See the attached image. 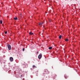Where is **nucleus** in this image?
I'll use <instances>...</instances> for the list:
<instances>
[{"label": "nucleus", "mask_w": 80, "mask_h": 80, "mask_svg": "<svg viewBox=\"0 0 80 80\" xmlns=\"http://www.w3.org/2000/svg\"><path fill=\"white\" fill-rule=\"evenodd\" d=\"M59 38H60V39H61V38H62V35H60L59 37Z\"/></svg>", "instance_id": "nucleus-7"}, {"label": "nucleus", "mask_w": 80, "mask_h": 80, "mask_svg": "<svg viewBox=\"0 0 80 80\" xmlns=\"http://www.w3.org/2000/svg\"><path fill=\"white\" fill-rule=\"evenodd\" d=\"M56 75V76H57V75Z\"/></svg>", "instance_id": "nucleus-18"}, {"label": "nucleus", "mask_w": 80, "mask_h": 80, "mask_svg": "<svg viewBox=\"0 0 80 80\" xmlns=\"http://www.w3.org/2000/svg\"><path fill=\"white\" fill-rule=\"evenodd\" d=\"M33 68H35V65H33V67H32Z\"/></svg>", "instance_id": "nucleus-12"}, {"label": "nucleus", "mask_w": 80, "mask_h": 80, "mask_svg": "<svg viewBox=\"0 0 80 80\" xmlns=\"http://www.w3.org/2000/svg\"><path fill=\"white\" fill-rule=\"evenodd\" d=\"M8 47L9 50H11V48H12V47H11V46L10 45V44L8 45Z\"/></svg>", "instance_id": "nucleus-1"}, {"label": "nucleus", "mask_w": 80, "mask_h": 80, "mask_svg": "<svg viewBox=\"0 0 80 80\" xmlns=\"http://www.w3.org/2000/svg\"><path fill=\"white\" fill-rule=\"evenodd\" d=\"M42 54L40 53V55L38 56V58L39 59H41V58H42Z\"/></svg>", "instance_id": "nucleus-3"}, {"label": "nucleus", "mask_w": 80, "mask_h": 80, "mask_svg": "<svg viewBox=\"0 0 80 80\" xmlns=\"http://www.w3.org/2000/svg\"><path fill=\"white\" fill-rule=\"evenodd\" d=\"M37 53H38V52H37Z\"/></svg>", "instance_id": "nucleus-16"}, {"label": "nucleus", "mask_w": 80, "mask_h": 80, "mask_svg": "<svg viewBox=\"0 0 80 80\" xmlns=\"http://www.w3.org/2000/svg\"><path fill=\"white\" fill-rule=\"evenodd\" d=\"M22 50H23V51H25V48H23Z\"/></svg>", "instance_id": "nucleus-14"}, {"label": "nucleus", "mask_w": 80, "mask_h": 80, "mask_svg": "<svg viewBox=\"0 0 80 80\" xmlns=\"http://www.w3.org/2000/svg\"><path fill=\"white\" fill-rule=\"evenodd\" d=\"M68 77L67 76H65V78H66V79H67V78Z\"/></svg>", "instance_id": "nucleus-11"}, {"label": "nucleus", "mask_w": 80, "mask_h": 80, "mask_svg": "<svg viewBox=\"0 0 80 80\" xmlns=\"http://www.w3.org/2000/svg\"><path fill=\"white\" fill-rule=\"evenodd\" d=\"M49 49L51 50V49H52V47H50L48 48Z\"/></svg>", "instance_id": "nucleus-8"}, {"label": "nucleus", "mask_w": 80, "mask_h": 80, "mask_svg": "<svg viewBox=\"0 0 80 80\" xmlns=\"http://www.w3.org/2000/svg\"><path fill=\"white\" fill-rule=\"evenodd\" d=\"M0 23L1 24H2V20L0 21Z\"/></svg>", "instance_id": "nucleus-10"}, {"label": "nucleus", "mask_w": 80, "mask_h": 80, "mask_svg": "<svg viewBox=\"0 0 80 80\" xmlns=\"http://www.w3.org/2000/svg\"><path fill=\"white\" fill-rule=\"evenodd\" d=\"M65 40V41H66V42H68V39H66Z\"/></svg>", "instance_id": "nucleus-9"}, {"label": "nucleus", "mask_w": 80, "mask_h": 80, "mask_svg": "<svg viewBox=\"0 0 80 80\" xmlns=\"http://www.w3.org/2000/svg\"><path fill=\"white\" fill-rule=\"evenodd\" d=\"M49 22H51V21H49Z\"/></svg>", "instance_id": "nucleus-17"}, {"label": "nucleus", "mask_w": 80, "mask_h": 80, "mask_svg": "<svg viewBox=\"0 0 80 80\" xmlns=\"http://www.w3.org/2000/svg\"><path fill=\"white\" fill-rule=\"evenodd\" d=\"M5 34H7V31H6V32H5Z\"/></svg>", "instance_id": "nucleus-13"}, {"label": "nucleus", "mask_w": 80, "mask_h": 80, "mask_svg": "<svg viewBox=\"0 0 80 80\" xmlns=\"http://www.w3.org/2000/svg\"><path fill=\"white\" fill-rule=\"evenodd\" d=\"M21 77H22V75H21Z\"/></svg>", "instance_id": "nucleus-15"}, {"label": "nucleus", "mask_w": 80, "mask_h": 80, "mask_svg": "<svg viewBox=\"0 0 80 80\" xmlns=\"http://www.w3.org/2000/svg\"><path fill=\"white\" fill-rule=\"evenodd\" d=\"M14 20H16L18 19V18H14Z\"/></svg>", "instance_id": "nucleus-6"}, {"label": "nucleus", "mask_w": 80, "mask_h": 80, "mask_svg": "<svg viewBox=\"0 0 80 80\" xmlns=\"http://www.w3.org/2000/svg\"><path fill=\"white\" fill-rule=\"evenodd\" d=\"M44 23V22H40L39 23V26H40V27H41V26H42V25Z\"/></svg>", "instance_id": "nucleus-2"}, {"label": "nucleus", "mask_w": 80, "mask_h": 80, "mask_svg": "<svg viewBox=\"0 0 80 80\" xmlns=\"http://www.w3.org/2000/svg\"><path fill=\"white\" fill-rule=\"evenodd\" d=\"M13 58L12 57H10V60L11 62H13Z\"/></svg>", "instance_id": "nucleus-4"}, {"label": "nucleus", "mask_w": 80, "mask_h": 80, "mask_svg": "<svg viewBox=\"0 0 80 80\" xmlns=\"http://www.w3.org/2000/svg\"><path fill=\"white\" fill-rule=\"evenodd\" d=\"M29 35H33V33L31 32H30L29 33Z\"/></svg>", "instance_id": "nucleus-5"}]
</instances>
